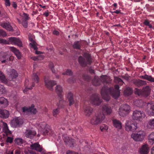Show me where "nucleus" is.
<instances>
[{"label":"nucleus","instance_id":"603ef678","mask_svg":"<svg viewBox=\"0 0 154 154\" xmlns=\"http://www.w3.org/2000/svg\"><path fill=\"white\" fill-rule=\"evenodd\" d=\"M62 74L63 75H72V72L71 70L68 69H67L65 72L63 73Z\"/></svg>","mask_w":154,"mask_h":154},{"label":"nucleus","instance_id":"09e8293b","mask_svg":"<svg viewBox=\"0 0 154 154\" xmlns=\"http://www.w3.org/2000/svg\"><path fill=\"white\" fill-rule=\"evenodd\" d=\"M23 17L22 19V20L23 21H26L29 19V15L27 14L24 13L23 14Z\"/></svg>","mask_w":154,"mask_h":154},{"label":"nucleus","instance_id":"2f4dec72","mask_svg":"<svg viewBox=\"0 0 154 154\" xmlns=\"http://www.w3.org/2000/svg\"><path fill=\"white\" fill-rule=\"evenodd\" d=\"M148 106H150V107L149 109H148L147 112L148 114L149 115L153 116L154 115V104H148Z\"/></svg>","mask_w":154,"mask_h":154},{"label":"nucleus","instance_id":"4468645a","mask_svg":"<svg viewBox=\"0 0 154 154\" xmlns=\"http://www.w3.org/2000/svg\"><path fill=\"white\" fill-rule=\"evenodd\" d=\"M34 105H32L31 107L27 108L26 107H24L22 108L23 112H26L28 114H35L36 111V109L34 108Z\"/></svg>","mask_w":154,"mask_h":154},{"label":"nucleus","instance_id":"cd10ccee","mask_svg":"<svg viewBox=\"0 0 154 154\" xmlns=\"http://www.w3.org/2000/svg\"><path fill=\"white\" fill-rule=\"evenodd\" d=\"M8 105V101L7 99L3 97H0V106L5 108Z\"/></svg>","mask_w":154,"mask_h":154},{"label":"nucleus","instance_id":"79ce46f5","mask_svg":"<svg viewBox=\"0 0 154 154\" xmlns=\"http://www.w3.org/2000/svg\"><path fill=\"white\" fill-rule=\"evenodd\" d=\"M114 80L116 83H118L120 85H122L124 83L123 81L120 78L117 77H115Z\"/></svg>","mask_w":154,"mask_h":154},{"label":"nucleus","instance_id":"2eb2a0df","mask_svg":"<svg viewBox=\"0 0 154 154\" xmlns=\"http://www.w3.org/2000/svg\"><path fill=\"white\" fill-rule=\"evenodd\" d=\"M2 130L7 136L11 134V131L9 129L7 124L3 121H1Z\"/></svg>","mask_w":154,"mask_h":154},{"label":"nucleus","instance_id":"37998d69","mask_svg":"<svg viewBox=\"0 0 154 154\" xmlns=\"http://www.w3.org/2000/svg\"><path fill=\"white\" fill-rule=\"evenodd\" d=\"M149 141L150 143H154V132H152L149 135L148 137Z\"/></svg>","mask_w":154,"mask_h":154},{"label":"nucleus","instance_id":"a211bd4d","mask_svg":"<svg viewBox=\"0 0 154 154\" xmlns=\"http://www.w3.org/2000/svg\"><path fill=\"white\" fill-rule=\"evenodd\" d=\"M112 112L111 107H109L106 105H104L102 107V114L105 116V115H110Z\"/></svg>","mask_w":154,"mask_h":154},{"label":"nucleus","instance_id":"052dcab7","mask_svg":"<svg viewBox=\"0 0 154 154\" xmlns=\"http://www.w3.org/2000/svg\"><path fill=\"white\" fill-rule=\"evenodd\" d=\"M39 6L40 7V8H39V11L45 10L46 8V7L45 5H42L40 4H39Z\"/></svg>","mask_w":154,"mask_h":154},{"label":"nucleus","instance_id":"c85d7f7f","mask_svg":"<svg viewBox=\"0 0 154 154\" xmlns=\"http://www.w3.org/2000/svg\"><path fill=\"white\" fill-rule=\"evenodd\" d=\"M93 85L95 86H98L101 84V81L98 77L95 76L92 80Z\"/></svg>","mask_w":154,"mask_h":154},{"label":"nucleus","instance_id":"a878e982","mask_svg":"<svg viewBox=\"0 0 154 154\" xmlns=\"http://www.w3.org/2000/svg\"><path fill=\"white\" fill-rule=\"evenodd\" d=\"M149 152L148 146L147 144L142 146L140 149V152L141 154H147Z\"/></svg>","mask_w":154,"mask_h":154},{"label":"nucleus","instance_id":"7c9ffc66","mask_svg":"<svg viewBox=\"0 0 154 154\" xmlns=\"http://www.w3.org/2000/svg\"><path fill=\"white\" fill-rule=\"evenodd\" d=\"M112 122L114 126L118 129H120L122 128V124L121 122L116 119H113Z\"/></svg>","mask_w":154,"mask_h":154},{"label":"nucleus","instance_id":"5701e85b","mask_svg":"<svg viewBox=\"0 0 154 154\" xmlns=\"http://www.w3.org/2000/svg\"><path fill=\"white\" fill-rule=\"evenodd\" d=\"M1 26L9 31L12 32L13 31V28L9 22L2 23H1Z\"/></svg>","mask_w":154,"mask_h":154},{"label":"nucleus","instance_id":"e2e57ef3","mask_svg":"<svg viewBox=\"0 0 154 154\" xmlns=\"http://www.w3.org/2000/svg\"><path fill=\"white\" fill-rule=\"evenodd\" d=\"M66 153V154H79L76 152L71 150L68 151Z\"/></svg>","mask_w":154,"mask_h":154},{"label":"nucleus","instance_id":"13d9d810","mask_svg":"<svg viewBox=\"0 0 154 154\" xmlns=\"http://www.w3.org/2000/svg\"><path fill=\"white\" fill-rule=\"evenodd\" d=\"M83 79L87 81H89L90 79V77L87 75H83Z\"/></svg>","mask_w":154,"mask_h":154},{"label":"nucleus","instance_id":"7ed1b4c3","mask_svg":"<svg viewBox=\"0 0 154 154\" xmlns=\"http://www.w3.org/2000/svg\"><path fill=\"white\" fill-rule=\"evenodd\" d=\"M39 131L40 134L44 136L49 135L52 136H54L53 131L50 129L49 126L45 122L39 124Z\"/></svg>","mask_w":154,"mask_h":154},{"label":"nucleus","instance_id":"c756f323","mask_svg":"<svg viewBox=\"0 0 154 154\" xmlns=\"http://www.w3.org/2000/svg\"><path fill=\"white\" fill-rule=\"evenodd\" d=\"M67 99L69 102V106H71L74 104V101L73 97V95L72 93H69L67 95Z\"/></svg>","mask_w":154,"mask_h":154},{"label":"nucleus","instance_id":"864d4df0","mask_svg":"<svg viewBox=\"0 0 154 154\" xmlns=\"http://www.w3.org/2000/svg\"><path fill=\"white\" fill-rule=\"evenodd\" d=\"M39 152H41V154H47L43 148L39 144Z\"/></svg>","mask_w":154,"mask_h":154},{"label":"nucleus","instance_id":"3c124183","mask_svg":"<svg viewBox=\"0 0 154 154\" xmlns=\"http://www.w3.org/2000/svg\"><path fill=\"white\" fill-rule=\"evenodd\" d=\"M49 68L51 69L52 72L53 73L55 72V70L54 69V66L53 63L52 62H50L48 64Z\"/></svg>","mask_w":154,"mask_h":154},{"label":"nucleus","instance_id":"dca6fc26","mask_svg":"<svg viewBox=\"0 0 154 154\" xmlns=\"http://www.w3.org/2000/svg\"><path fill=\"white\" fill-rule=\"evenodd\" d=\"M132 81L134 84L138 87L145 85L147 84L146 81L141 79H134Z\"/></svg>","mask_w":154,"mask_h":154},{"label":"nucleus","instance_id":"20e7f679","mask_svg":"<svg viewBox=\"0 0 154 154\" xmlns=\"http://www.w3.org/2000/svg\"><path fill=\"white\" fill-rule=\"evenodd\" d=\"M55 91L59 98V101L57 103V105L59 107L63 108L64 106V104L65 103V101L63 100V95L62 94L63 91L62 87L59 85H57L55 88Z\"/></svg>","mask_w":154,"mask_h":154},{"label":"nucleus","instance_id":"a19ab883","mask_svg":"<svg viewBox=\"0 0 154 154\" xmlns=\"http://www.w3.org/2000/svg\"><path fill=\"white\" fill-rule=\"evenodd\" d=\"M0 81L4 83H6L7 80L3 73L0 71Z\"/></svg>","mask_w":154,"mask_h":154},{"label":"nucleus","instance_id":"39448f33","mask_svg":"<svg viewBox=\"0 0 154 154\" xmlns=\"http://www.w3.org/2000/svg\"><path fill=\"white\" fill-rule=\"evenodd\" d=\"M145 117V115L143 111L135 110L133 112L132 119L134 120L141 121Z\"/></svg>","mask_w":154,"mask_h":154},{"label":"nucleus","instance_id":"8fccbe9b","mask_svg":"<svg viewBox=\"0 0 154 154\" xmlns=\"http://www.w3.org/2000/svg\"><path fill=\"white\" fill-rule=\"evenodd\" d=\"M33 78L34 81L38 83V76L37 73H34L33 74Z\"/></svg>","mask_w":154,"mask_h":154},{"label":"nucleus","instance_id":"6e6d98bb","mask_svg":"<svg viewBox=\"0 0 154 154\" xmlns=\"http://www.w3.org/2000/svg\"><path fill=\"white\" fill-rule=\"evenodd\" d=\"M68 81L70 83H73L75 81V78L74 77H71L68 79Z\"/></svg>","mask_w":154,"mask_h":154},{"label":"nucleus","instance_id":"c03bdc74","mask_svg":"<svg viewBox=\"0 0 154 154\" xmlns=\"http://www.w3.org/2000/svg\"><path fill=\"white\" fill-rule=\"evenodd\" d=\"M14 142L17 144L21 145L23 142V140L22 138H17L14 140Z\"/></svg>","mask_w":154,"mask_h":154},{"label":"nucleus","instance_id":"9d476101","mask_svg":"<svg viewBox=\"0 0 154 154\" xmlns=\"http://www.w3.org/2000/svg\"><path fill=\"white\" fill-rule=\"evenodd\" d=\"M90 100L93 104L96 105H99L102 102V100L100 98L99 95L97 94H92Z\"/></svg>","mask_w":154,"mask_h":154},{"label":"nucleus","instance_id":"a18cd8bd","mask_svg":"<svg viewBox=\"0 0 154 154\" xmlns=\"http://www.w3.org/2000/svg\"><path fill=\"white\" fill-rule=\"evenodd\" d=\"M6 91V89L4 86L2 85H0V95L5 94Z\"/></svg>","mask_w":154,"mask_h":154},{"label":"nucleus","instance_id":"f257e3e1","mask_svg":"<svg viewBox=\"0 0 154 154\" xmlns=\"http://www.w3.org/2000/svg\"><path fill=\"white\" fill-rule=\"evenodd\" d=\"M119 86L117 85L114 86V88L112 87L108 88L107 86H103L101 91V96L103 99L109 101L110 99V95L115 99L117 98L120 96V92L119 90Z\"/></svg>","mask_w":154,"mask_h":154},{"label":"nucleus","instance_id":"4c0bfd02","mask_svg":"<svg viewBox=\"0 0 154 154\" xmlns=\"http://www.w3.org/2000/svg\"><path fill=\"white\" fill-rule=\"evenodd\" d=\"M66 138L65 139H64V141L67 144L69 143L70 144H71V145H73V139L67 137H66Z\"/></svg>","mask_w":154,"mask_h":154},{"label":"nucleus","instance_id":"5fc2aeb1","mask_svg":"<svg viewBox=\"0 0 154 154\" xmlns=\"http://www.w3.org/2000/svg\"><path fill=\"white\" fill-rule=\"evenodd\" d=\"M38 6L37 5H36V6H34V8L33 9V12L32 15H34L37 14L38 13V11L37 9H35V8H38Z\"/></svg>","mask_w":154,"mask_h":154},{"label":"nucleus","instance_id":"473e14b6","mask_svg":"<svg viewBox=\"0 0 154 154\" xmlns=\"http://www.w3.org/2000/svg\"><path fill=\"white\" fill-rule=\"evenodd\" d=\"M133 90L131 88L129 87H127L124 91V94L125 96H128L133 93Z\"/></svg>","mask_w":154,"mask_h":154},{"label":"nucleus","instance_id":"de8ad7c7","mask_svg":"<svg viewBox=\"0 0 154 154\" xmlns=\"http://www.w3.org/2000/svg\"><path fill=\"white\" fill-rule=\"evenodd\" d=\"M149 128H152L154 127V119L150 120L149 122V124L147 125Z\"/></svg>","mask_w":154,"mask_h":154},{"label":"nucleus","instance_id":"4d7b16f0","mask_svg":"<svg viewBox=\"0 0 154 154\" xmlns=\"http://www.w3.org/2000/svg\"><path fill=\"white\" fill-rule=\"evenodd\" d=\"M13 139L12 137H8L6 140V142L7 143H11L13 141Z\"/></svg>","mask_w":154,"mask_h":154},{"label":"nucleus","instance_id":"423d86ee","mask_svg":"<svg viewBox=\"0 0 154 154\" xmlns=\"http://www.w3.org/2000/svg\"><path fill=\"white\" fill-rule=\"evenodd\" d=\"M105 116L101 113L99 114H96L91 119L90 122L93 125H97L105 119Z\"/></svg>","mask_w":154,"mask_h":154},{"label":"nucleus","instance_id":"4be33fe9","mask_svg":"<svg viewBox=\"0 0 154 154\" xmlns=\"http://www.w3.org/2000/svg\"><path fill=\"white\" fill-rule=\"evenodd\" d=\"M9 115V112L5 109H0V117L3 119H7Z\"/></svg>","mask_w":154,"mask_h":154},{"label":"nucleus","instance_id":"f03ea898","mask_svg":"<svg viewBox=\"0 0 154 154\" xmlns=\"http://www.w3.org/2000/svg\"><path fill=\"white\" fill-rule=\"evenodd\" d=\"M80 65L82 67H85L87 65H90L93 62L90 54L87 52L83 53L82 56H80L78 58Z\"/></svg>","mask_w":154,"mask_h":154},{"label":"nucleus","instance_id":"0eeeda50","mask_svg":"<svg viewBox=\"0 0 154 154\" xmlns=\"http://www.w3.org/2000/svg\"><path fill=\"white\" fill-rule=\"evenodd\" d=\"M144 136V132L142 131H139L137 133H132L131 135V137L136 141H142Z\"/></svg>","mask_w":154,"mask_h":154},{"label":"nucleus","instance_id":"bf43d9fd","mask_svg":"<svg viewBox=\"0 0 154 154\" xmlns=\"http://www.w3.org/2000/svg\"><path fill=\"white\" fill-rule=\"evenodd\" d=\"M6 35V32L3 30L0 29V36H5Z\"/></svg>","mask_w":154,"mask_h":154},{"label":"nucleus","instance_id":"0e129e2a","mask_svg":"<svg viewBox=\"0 0 154 154\" xmlns=\"http://www.w3.org/2000/svg\"><path fill=\"white\" fill-rule=\"evenodd\" d=\"M5 2V4L6 6H10L11 4L9 0H4Z\"/></svg>","mask_w":154,"mask_h":154},{"label":"nucleus","instance_id":"412c9836","mask_svg":"<svg viewBox=\"0 0 154 154\" xmlns=\"http://www.w3.org/2000/svg\"><path fill=\"white\" fill-rule=\"evenodd\" d=\"M9 49L11 51L14 53L18 60L21 58V54L19 50H17L16 48L13 47H9Z\"/></svg>","mask_w":154,"mask_h":154},{"label":"nucleus","instance_id":"58836bf2","mask_svg":"<svg viewBox=\"0 0 154 154\" xmlns=\"http://www.w3.org/2000/svg\"><path fill=\"white\" fill-rule=\"evenodd\" d=\"M30 147L31 149L38 151V143L37 142L32 144L30 145Z\"/></svg>","mask_w":154,"mask_h":154},{"label":"nucleus","instance_id":"ddd939ff","mask_svg":"<svg viewBox=\"0 0 154 154\" xmlns=\"http://www.w3.org/2000/svg\"><path fill=\"white\" fill-rule=\"evenodd\" d=\"M9 42L12 45H17L21 47L22 46V43L21 41L19 38L15 37H11L8 38Z\"/></svg>","mask_w":154,"mask_h":154},{"label":"nucleus","instance_id":"49530a36","mask_svg":"<svg viewBox=\"0 0 154 154\" xmlns=\"http://www.w3.org/2000/svg\"><path fill=\"white\" fill-rule=\"evenodd\" d=\"M100 128L102 131H105L107 130L108 127L106 125L102 124L101 125Z\"/></svg>","mask_w":154,"mask_h":154},{"label":"nucleus","instance_id":"f704fd0d","mask_svg":"<svg viewBox=\"0 0 154 154\" xmlns=\"http://www.w3.org/2000/svg\"><path fill=\"white\" fill-rule=\"evenodd\" d=\"M101 81V83L102 82L103 84H107L109 83V82L106 75H102L100 78Z\"/></svg>","mask_w":154,"mask_h":154},{"label":"nucleus","instance_id":"9b49d317","mask_svg":"<svg viewBox=\"0 0 154 154\" xmlns=\"http://www.w3.org/2000/svg\"><path fill=\"white\" fill-rule=\"evenodd\" d=\"M29 40L31 42L29 44L31 47L35 51V53L37 54H38V51H37V48L35 43L34 40V35L31 34H29L28 35Z\"/></svg>","mask_w":154,"mask_h":154},{"label":"nucleus","instance_id":"e433bc0d","mask_svg":"<svg viewBox=\"0 0 154 154\" xmlns=\"http://www.w3.org/2000/svg\"><path fill=\"white\" fill-rule=\"evenodd\" d=\"M82 45L81 42L80 41H76L74 42L73 45V47L74 49H80Z\"/></svg>","mask_w":154,"mask_h":154},{"label":"nucleus","instance_id":"6ab92c4d","mask_svg":"<svg viewBox=\"0 0 154 154\" xmlns=\"http://www.w3.org/2000/svg\"><path fill=\"white\" fill-rule=\"evenodd\" d=\"M22 123L21 121L18 118H15L11 121V125L13 127H18Z\"/></svg>","mask_w":154,"mask_h":154},{"label":"nucleus","instance_id":"338daca9","mask_svg":"<svg viewBox=\"0 0 154 154\" xmlns=\"http://www.w3.org/2000/svg\"><path fill=\"white\" fill-rule=\"evenodd\" d=\"M11 5L15 9L17 8V4L15 2H13L12 3Z\"/></svg>","mask_w":154,"mask_h":154},{"label":"nucleus","instance_id":"ea45409f","mask_svg":"<svg viewBox=\"0 0 154 154\" xmlns=\"http://www.w3.org/2000/svg\"><path fill=\"white\" fill-rule=\"evenodd\" d=\"M65 102L64 104V107L63 108H64L65 106ZM57 106H58L57 105ZM61 108V107H58V108L54 109L53 110V111H52V113H53V116H54L55 117H56L57 116L60 112L59 108Z\"/></svg>","mask_w":154,"mask_h":154},{"label":"nucleus","instance_id":"b1692460","mask_svg":"<svg viewBox=\"0 0 154 154\" xmlns=\"http://www.w3.org/2000/svg\"><path fill=\"white\" fill-rule=\"evenodd\" d=\"M140 79L147 80L151 82H154V78L151 75L145 74L144 75H140L139 76Z\"/></svg>","mask_w":154,"mask_h":154},{"label":"nucleus","instance_id":"72a5a7b5","mask_svg":"<svg viewBox=\"0 0 154 154\" xmlns=\"http://www.w3.org/2000/svg\"><path fill=\"white\" fill-rule=\"evenodd\" d=\"M150 88L149 86H147L144 88L143 89V93L145 96L146 97L149 94Z\"/></svg>","mask_w":154,"mask_h":154},{"label":"nucleus","instance_id":"f3484780","mask_svg":"<svg viewBox=\"0 0 154 154\" xmlns=\"http://www.w3.org/2000/svg\"><path fill=\"white\" fill-rule=\"evenodd\" d=\"M1 57L0 60L2 63H5L6 62L12 61L14 59V57L12 56H9L7 55L6 54H4L3 56H0Z\"/></svg>","mask_w":154,"mask_h":154},{"label":"nucleus","instance_id":"1a4fd4ad","mask_svg":"<svg viewBox=\"0 0 154 154\" xmlns=\"http://www.w3.org/2000/svg\"><path fill=\"white\" fill-rule=\"evenodd\" d=\"M44 81L45 85L47 88L50 90L52 91L53 90V86L57 84L56 81L54 80H50L48 77H45L44 78Z\"/></svg>","mask_w":154,"mask_h":154},{"label":"nucleus","instance_id":"aec40b11","mask_svg":"<svg viewBox=\"0 0 154 154\" xmlns=\"http://www.w3.org/2000/svg\"><path fill=\"white\" fill-rule=\"evenodd\" d=\"M36 134V132L34 130H27L25 132L26 137L30 139H32Z\"/></svg>","mask_w":154,"mask_h":154},{"label":"nucleus","instance_id":"c9c22d12","mask_svg":"<svg viewBox=\"0 0 154 154\" xmlns=\"http://www.w3.org/2000/svg\"><path fill=\"white\" fill-rule=\"evenodd\" d=\"M143 103V101L141 100H136L134 102V105L138 107H141Z\"/></svg>","mask_w":154,"mask_h":154},{"label":"nucleus","instance_id":"69168bd1","mask_svg":"<svg viewBox=\"0 0 154 154\" xmlns=\"http://www.w3.org/2000/svg\"><path fill=\"white\" fill-rule=\"evenodd\" d=\"M32 89V87H26L23 90V91L24 93H25L27 92V91L29 90H31Z\"/></svg>","mask_w":154,"mask_h":154},{"label":"nucleus","instance_id":"f8f14e48","mask_svg":"<svg viewBox=\"0 0 154 154\" xmlns=\"http://www.w3.org/2000/svg\"><path fill=\"white\" fill-rule=\"evenodd\" d=\"M137 124L136 123H131L130 122H128L125 123V127L126 131H134L137 129Z\"/></svg>","mask_w":154,"mask_h":154},{"label":"nucleus","instance_id":"6e6552de","mask_svg":"<svg viewBox=\"0 0 154 154\" xmlns=\"http://www.w3.org/2000/svg\"><path fill=\"white\" fill-rule=\"evenodd\" d=\"M130 110V107L129 105L127 104L124 105L120 107L119 114L121 116H125L128 113Z\"/></svg>","mask_w":154,"mask_h":154},{"label":"nucleus","instance_id":"774afa93","mask_svg":"<svg viewBox=\"0 0 154 154\" xmlns=\"http://www.w3.org/2000/svg\"><path fill=\"white\" fill-rule=\"evenodd\" d=\"M28 24V22L26 21H23L22 22V25L24 28H26Z\"/></svg>","mask_w":154,"mask_h":154},{"label":"nucleus","instance_id":"680f3d73","mask_svg":"<svg viewBox=\"0 0 154 154\" xmlns=\"http://www.w3.org/2000/svg\"><path fill=\"white\" fill-rule=\"evenodd\" d=\"M143 23L145 25L147 26H148L150 24L149 20L147 19L144 20Z\"/></svg>","mask_w":154,"mask_h":154},{"label":"nucleus","instance_id":"393cba45","mask_svg":"<svg viewBox=\"0 0 154 154\" xmlns=\"http://www.w3.org/2000/svg\"><path fill=\"white\" fill-rule=\"evenodd\" d=\"M93 111L92 108L89 106H86L84 109V112L85 115L86 116H89Z\"/></svg>","mask_w":154,"mask_h":154},{"label":"nucleus","instance_id":"bb28decb","mask_svg":"<svg viewBox=\"0 0 154 154\" xmlns=\"http://www.w3.org/2000/svg\"><path fill=\"white\" fill-rule=\"evenodd\" d=\"M18 73L14 69H12L11 72L9 77V79L11 80L14 79H15L17 77Z\"/></svg>","mask_w":154,"mask_h":154}]
</instances>
